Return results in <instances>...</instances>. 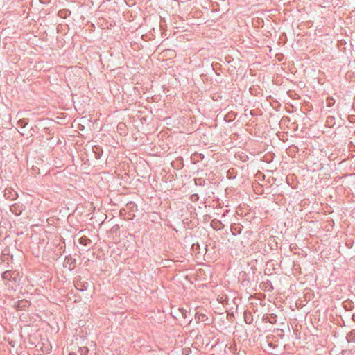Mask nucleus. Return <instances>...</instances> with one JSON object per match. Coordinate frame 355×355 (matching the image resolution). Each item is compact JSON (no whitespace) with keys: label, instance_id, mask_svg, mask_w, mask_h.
Returning <instances> with one entry per match:
<instances>
[{"label":"nucleus","instance_id":"1","mask_svg":"<svg viewBox=\"0 0 355 355\" xmlns=\"http://www.w3.org/2000/svg\"><path fill=\"white\" fill-rule=\"evenodd\" d=\"M29 302L25 300H22L18 302L17 307L19 309H24L29 306Z\"/></svg>","mask_w":355,"mask_h":355},{"label":"nucleus","instance_id":"2","mask_svg":"<svg viewBox=\"0 0 355 355\" xmlns=\"http://www.w3.org/2000/svg\"><path fill=\"white\" fill-rule=\"evenodd\" d=\"M90 242V240L86 236H82L79 239V243L83 245H87Z\"/></svg>","mask_w":355,"mask_h":355}]
</instances>
